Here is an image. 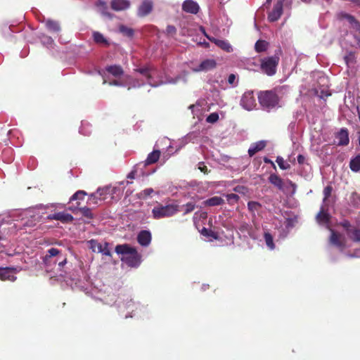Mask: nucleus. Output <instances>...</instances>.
Returning <instances> with one entry per match:
<instances>
[{
	"label": "nucleus",
	"mask_w": 360,
	"mask_h": 360,
	"mask_svg": "<svg viewBox=\"0 0 360 360\" xmlns=\"http://www.w3.org/2000/svg\"><path fill=\"white\" fill-rule=\"evenodd\" d=\"M269 44L264 40H258L255 44L256 52L261 53L265 51L268 48Z\"/></svg>",
	"instance_id": "nucleus-30"
},
{
	"label": "nucleus",
	"mask_w": 360,
	"mask_h": 360,
	"mask_svg": "<svg viewBox=\"0 0 360 360\" xmlns=\"http://www.w3.org/2000/svg\"><path fill=\"white\" fill-rule=\"evenodd\" d=\"M330 216L328 213L324 211L323 207H321V210L316 215V220L319 224H328L330 221Z\"/></svg>",
	"instance_id": "nucleus-25"
},
{
	"label": "nucleus",
	"mask_w": 360,
	"mask_h": 360,
	"mask_svg": "<svg viewBox=\"0 0 360 360\" xmlns=\"http://www.w3.org/2000/svg\"><path fill=\"white\" fill-rule=\"evenodd\" d=\"M96 6L98 8L99 12L103 16H105V17H108V18H112V15L108 11V6H107L105 2L99 1L96 4Z\"/></svg>",
	"instance_id": "nucleus-28"
},
{
	"label": "nucleus",
	"mask_w": 360,
	"mask_h": 360,
	"mask_svg": "<svg viewBox=\"0 0 360 360\" xmlns=\"http://www.w3.org/2000/svg\"><path fill=\"white\" fill-rule=\"evenodd\" d=\"M226 197L228 202L230 204H232L233 202H236L239 200L238 195L235 193L227 194V195H226Z\"/></svg>",
	"instance_id": "nucleus-47"
},
{
	"label": "nucleus",
	"mask_w": 360,
	"mask_h": 360,
	"mask_svg": "<svg viewBox=\"0 0 360 360\" xmlns=\"http://www.w3.org/2000/svg\"><path fill=\"white\" fill-rule=\"evenodd\" d=\"M349 166L353 172H357L360 171V154L351 160Z\"/></svg>",
	"instance_id": "nucleus-29"
},
{
	"label": "nucleus",
	"mask_w": 360,
	"mask_h": 360,
	"mask_svg": "<svg viewBox=\"0 0 360 360\" xmlns=\"http://www.w3.org/2000/svg\"><path fill=\"white\" fill-rule=\"evenodd\" d=\"M276 162L281 169H287L290 167V165L282 157H277Z\"/></svg>",
	"instance_id": "nucleus-39"
},
{
	"label": "nucleus",
	"mask_w": 360,
	"mask_h": 360,
	"mask_svg": "<svg viewBox=\"0 0 360 360\" xmlns=\"http://www.w3.org/2000/svg\"><path fill=\"white\" fill-rule=\"evenodd\" d=\"M56 260H57V264L60 270H61L67 263V257L62 253L61 250H60V256H56Z\"/></svg>",
	"instance_id": "nucleus-38"
},
{
	"label": "nucleus",
	"mask_w": 360,
	"mask_h": 360,
	"mask_svg": "<svg viewBox=\"0 0 360 360\" xmlns=\"http://www.w3.org/2000/svg\"><path fill=\"white\" fill-rule=\"evenodd\" d=\"M90 244H96L97 252L102 253L103 255L111 257L112 254L109 249V243L105 242L103 244L99 243L97 240L91 239L89 241Z\"/></svg>",
	"instance_id": "nucleus-17"
},
{
	"label": "nucleus",
	"mask_w": 360,
	"mask_h": 360,
	"mask_svg": "<svg viewBox=\"0 0 360 360\" xmlns=\"http://www.w3.org/2000/svg\"><path fill=\"white\" fill-rule=\"evenodd\" d=\"M209 40L214 42L217 46L228 53L233 51V47L226 40L218 39L216 38H209Z\"/></svg>",
	"instance_id": "nucleus-21"
},
{
	"label": "nucleus",
	"mask_w": 360,
	"mask_h": 360,
	"mask_svg": "<svg viewBox=\"0 0 360 360\" xmlns=\"http://www.w3.org/2000/svg\"><path fill=\"white\" fill-rule=\"evenodd\" d=\"M153 9V3L150 0H143L139 8L138 15L139 16H146L149 14Z\"/></svg>",
	"instance_id": "nucleus-20"
},
{
	"label": "nucleus",
	"mask_w": 360,
	"mask_h": 360,
	"mask_svg": "<svg viewBox=\"0 0 360 360\" xmlns=\"http://www.w3.org/2000/svg\"><path fill=\"white\" fill-rule=\"evenodd\" d=\"M261 207V205L255 201H250L248 203V208L250 212L257 211Z\"/></svg>",
	"instance_id": "nucleus-43"
},
{
	"label": "nucleus",
	"mask_w": 360,
	"mask_h": 360,
	"mask_svg": "<svg viewBox=\"0 0 360 360\" xmlns=\"http://www.w3.org/2000/svg\"><path fill=\"white\" fill-rule=\"evenodd\" d=\"M90 125L88 123L82 122V126L79 132L84 135H89L90 134Z\"/></svg>",
	"instance_id": "nucleus-44"
},
{
	"label": "nucleus",
	"mask_w": 360,
	"mask_h": 360,
	"mask_svg": "<svg viewBox=\"0 0 360 360\" xmlns=\"http://www.w3.org/2000/svg\"><path fill=\"white\" fill-rule=\"evenodd\" d=\"M201 233L205 236H213V232L211 230H208L206 228H203L202 229Z\"/></svg>",
	"instance_id": "nucleus-54"
},
{
	"label": "nucleus",
	"mask_w": 360,
	"mask_h": 360,
	"mask_svg": "<svg viewBox=\"0 0 360 360\" xmlns=\"http://www.w3.org/2000/svg\"><path fill=\"white\" fill-rule=\"evenodd\" d=\"M111 8L115 11H121L127 9L130 6L129 0H112Z\"/></svg>",
	"instance_id": "nucleus-19"
},
{
	"label": "nucleus",
	"mask_w": 360,
	"mask_h": 360,
	"mask_svg": "<svg viewBox=\"0 0 360 360\" xmlns=\"http://www.w3.org/2000/svg\"><path fill=\"white\" fill-rule=\"evenodd\" d=\"M236 80V77L235 75L233 74H231L229 76V78H228V82L230 84H235V82Z\"/></svg>",
	"instance_id": "nucleus-55"
},
{
	"label": "nucleus",
	"mask_w": 360,
	"mask_h": 360,
	"mask_svg": "<svg viewBox=\"0 0 360 360\" xmlns=\"http://www.w3.org/2000/svg\"><path fill=\"white\" fill-rule=\"evenodd\" d=\"M281 52V50H278L274 56L264 57L260 60V70L262 73L269 77L276 73Z\"/></svg>",
	"instance_id": "nucleus-3"
},
{
	"label": "nucleus",
	"mask_w": 360,
	"mask_h": 360,
	"mask_svg": "<svg viewBox=\"0 0 360 360\" xmlns=\"http://www.w3.org/2000/svg\"><path fill=\"white\" fill-rule=\"evenodd\" d=\"M348 236L354 242H360V229L352 228Z\"/></svg>",
	"instance_id": "nucleus-33"
},
{
	"label": "nucleus",
	"mask_w": 360,
	"mask_h": 360,
	"mask_svg": "<svg viewBox=\"0 0 360 360\" xmlns=\"http://www.w3.org/2000/svg\"><path fill=\"white\" fill-rule=\"evenodd\" d=\"M330 243L337 247L342 248L344 246L343 243L340 240V234L337 233L333 230L331 231V236L330 238Z\"/></svg>",
	"instance_id": "nucleus-27"
},
{
	"label": "nucleus",
	"mask_w": 360,
	"mask_h": 360,
	"mask_svg": "<svg viewBox=\"0 0 360 360\" xmlns=\"http://www.w3.org/2000/svg\"><path fill=\"white\" fill-rule=\"evenodd\" d=\"M233 191L244 195L250 194L249 189L244 186H237L233 188Z\"/></svg>",
	"instance_id": "nucleus-42"
},
{
	"label": "nucleus",
	"mask_w": 360,
	"mask_h": 360,
	"mask_svg": "<svg viewBox=\"0 0 360 360\" xmlns=\"http://www.w3.org/2000/svg\"><path fill=\"white\" fill-rule=\"evenodd\" d=\"M333 188L330 186H326L323 190L324 198L323 200H326L331 195Z\"/></svg>",
	"instance_id": "nucleus-49"
},
{
	"label": "nucleus",
	"mask_w": 360,
	"mask_h": 360,
	"mask_svg": "<svg viewBox=\"0 0 360 360\" xmlns=\"http://www.w3.org/2000/svg\"><path fill=\"white\" fill-rule=\"evenodd\" d=\"M119 32L128 37H132L134 35V30L131 28L127 27L124 25H120L119 27Z\"/></svg>",
	"instance_id": "nucleus-35"
},
{
	"label": "nucleus",
	"mask_w": 360,
	"mask_h": 360,
	"mask_svg": "<svg viewBox=\"0 0 360 360\" xmlns=\"http://www.w3.org/2000/svg\"><path fill=\"white\" fill-rule=\"evenodd\" d=\"M219 120V115L217 112H212L210 114L207 118L206 121L208 123H214Z\"/></svg>",
	"instance_id": "nucleus-45"
},
{
	"label": "nucleus",
	"mask_w": 360,
	"mask_h": 360,
	"mask_svg": "<svg viewBox=\"0 0 360 360\" xmlns=\"http://www.w3.org/2000/svg\"><path fill=\"white\" fill-rule=\"evenodd\" d=\"M195 205L193 202H188L184 205V214H187L195 210Z\"/></svg>",
	"instance_id": "nucleus-46"
},
{
	"label": "nucleus",
	"mask_w": 360,
	"mask_h": 360,
	"mask_svg": "<svg viewBox=\"0 0 360 360\" xmlns=\"http://www.w3.org/2000/svg\"><path fill=\"white\" fill-rule=\"evenodd\" d=\"M340 225L342 226L347 231V235H350V231L352 229L350 222L348 220H344L340 222Z\"/></svg>",
	"instance_id": "nucleus-48"
},
{
	"label": "nucleus",
	"mask_w": 360,
	"mask_h": 360,
	"mask_svg": "<svg viewBox=\"0 0 360 360\" xmlns=\"http://www.w3.org/2000/svg\"><path fill=\"white\" fill-rule=\"evenodd\" d=\"M160 151L158 149H154L151 153H150L146 160L143 162L146 165H151L155 163L160 158Z\"/></svg>",
	"instance_id": "nucleus-23"
},
{
	"label": "nucleus",
	"mask_w": 360,
	"mask_h": 360,
	"mask_svg": "<svg viewBox=\"0 0 360 360\" xmlns=\"http://www.w3.org/2000/svg\"><path fill=\"white\" fill-rule=\"evenodd\" d=\"M205 205L207 206H217V205H221L224 203V200L223 198L219 196H214L212 197L207 200H206L204 202Z\"/></svg>",
	"instance_id": "nucleus-26"
},
{
	"label": "nucleus",
	"mask_w": 360,
	"mask_h": 360,
	"mask_svg": "<svg viewBox=\"0 0 360 360\" xmlns=\"http://www.w3.org/2000/svg\"><path fill=\"white\" fill-rule=\"evenodd\" d=\"M106 82H107L106 79H103V83L105 84V83H106Z\"/></svg>",
	"instance_id": "nucleus-64"
},
{
	"label": "nucleus",
	"mask_w": 360,
	"mask_h": 360,
	"mask_svg": "<svg viewBox=\"0 0 360 360\" xmlns=\"http://www.w3.org/2000/svg\"><path fill=\"white\" fill-rule=\"evenodd\" d=\"M258 100L262 108L266 111L280 107L279 98L273 91H261L258 95Z\"/></svg>",
	"instance_id": "nucleus-4"
},
{
	"label": "nucleus",
	"mask_w": 360,
	"mask_h": 360,
	"mask_svg": "<svg viewBox=\"0 0 360 360\" xmlns=\"http://www.w3.org/2000/svg\"><path fill=\"white\" fill-rule=\"evenodd\" d=\"M358 140H359V144L360 146V132L359 133V138H358Z\"/></svg>",
	"instance_id": "nucleus-63"
},
{
	"label": "nucleus",
	"mask_w": 360,
	"mask_h": 360,
	"mask_svg": "<svg viewBox=\"0 0 360 360\" xmlns=\"http://www.w3.org/2000/svg\"><path fill=\"white\" fill-rule=\"evenodd\" d=\"M167 141H169V140L167 139H163L161 141H159L156 143V144L155 145V148H156V147L158 148V145H159L160 142H167Z\"/></svg>",
	"instance_id": "nucleus-58"
},
{
	"label": "nucleus",
	"mask_w": 360,
	"mask_h": 360,
	"mask_svg": "<svg viewBox=\"0 0 360 360\" xmlns=\"http://www.w3.org/2000/svg\"><path fill=\"white\" fill-rule=\"evenodd\" d=\"M134 76L126 75L123 82L117 80L110 82V85L126 86L129 90L134 88H139L141 86L148 84L153 87H157L164 84H176L179 81H186V72L176 77L174 79H167L166 81H160L156 82L153 80V77L156 75V70L149 66H144L134 70Z\"/></svg>",
	"instance_id": "nucleus-1"
},
{
	"label": "nucleus",
	"mask_w": 360,
	"mask_h": 360,
	"mask_svg": "<svg viewBox=\"0 0 360 360\" xmlns=\"http://www.w3.org/2000/svg\"><path fill=\"white\" fill-rule=\"evenodd\" d=\"M56 256H60V250L51 248L47 250L46 255L42 258L43 263L46 268L53 269L57 264Z\"/></svg>",
	"instance_id": "nucleus-7"
},
{
	"label": "nucleus",
	"mask_w": 360,
	"mask_h": 360,
	"mask_svg": "<svg viewBox=\"0 0 360 360\" xmlns=\"http://www.w3.org/2000/svg\"><path fill=\"white\" fill-rule=\"evenodd\" d=\"M284 0H278L274 4L273 9L268 14V20L271 22L278 20L283 13Z\"/></svg>",
	"instance_id": "nucleus-10"
},
{
	"label": "nucleus",
	"mask_w": 360,
	"mask_h": 360,
	"mask_svg": "<svg viewBox=\"0 0 360 360\" xmlns=\"http://www.w3.org/2000/svg\"><path fill=\"white\" fill-rule=\"evenodd\" d=\"M93 37H94V40L96 42V43H105L106 42V40L104 38L103 35L98 32H93Z\"/></svg>",
	"instance_id": "nucleus-41"
},
{
	"label": "nucleus",
	"mask_w": 360,
	"mask_h": 360,
	"mask_svg": "<svg viewBox=\"0 0 360 360\" xmlns=\"http://www.w3.org/2000/svg\"><path fill=\"white\" fill-rule=\"evenodd\" d=\"M115 252L122 255L121 260L130 267H137L141 262V256L135 248L128 244L117 245L115 247Z\"/></svg>",
	"instance_id": "nucleus-2"
},
{
	"label": "nucleus",
	"mask_w": 360,
	"mask_h": 360,
	"mask_svg": "<svg viewBox=\"0 0 360 360\" xmlns=\"http://www.w3.org/2000/svg\"><path fill=\"white\" fill-rule=\"evenodd\" d=\"M105 70L113 77H118L123 75L124 71L121 66L114 65L105 68Z\"/></svg>",
	"instance_id": "nucleus-24"
},
{
	"label": "nucleus",
	"mask_w": 360,
	"mask_h": 360,
	"mask_svg": "<svg viewBox=\"0 0 360 360\" xmlns=\"http://www.w3.org/2000/svg\"><path fill=\"white\" fill-rule=\"evenodd\" d=\"M184 11L192 14H196L200 9L198 4L193 0H186L182 4Z\"/></svg>",
	"instance_id": "nucleus-15"
},
{
	"label": "nucleus",
	"mask_w": 360,
	"mask_h": 360,
	"mask_svg": "<svg viewBox=\"0 0 360 360\" xmlns=\"http://www.w3.org/2000/svg\"><path fill=\"white\" fill-rule=\"evenodd\" d=\"M41 42L45 45H51L53 42V40L51 37L43 35L41 38Z\"/></svg>",
	"instance_id": "nucleus-50"
},
{
	"label": "nucleus",
	"mask_w": 360,
	"mask_h": 360,
	"mask_svg": "<svg viewBox=\"0 0 360 360\" xmlns=\"http://www.w3.org/2000/svg\"><path fill=\"white\" fill-rule=\"evenodd\" d=\"M147 165L144 162L137 164L127 175L128 179H141L148 176V174L153 173L154 170L146 169Z\"/></svg>",
	"instance_id": "nucleus-6"
},
{
	"label": "nucleus",
	"mask_w": 360,
	"mask_h": 360,
	"mask_svg": "<svg viewBox=\"0 0 360 360\" xmlns=\"http://www.w3.org/2000/svg\"><path fill=\"white\" fill-rule=\"evenodd\" d=\"M239 230L242 232V233H244V232H248L249 233L250 230V226L247 223H243L240 225L239 226Z\"/></svg>",
	"instance_id": "nucleus-51"
},
{
	"label": "nucleus",
	"mask_w": 360,
	"mask_h": 360,
	"mask_svg": "<svg viewBox=\"0 0 360 360\" xmlns=\"http://www.w3.org/2000/svg\"><path fill=\"white\" fill-rule=\"evenodd\" d=\"M198 169L205 174L207 173L208 171L207 167L204 162H199Z\"/></svg>",
	"instance_id": "nucleus-53"
},
{
	"label": "nucleus",
	"mask_w": 360,
	"mask_h": 360,
	"mask_svg": "<svg viewBox=\"0 0 360 360\" xmlns=\"http://www.w3.org/2000/svg\"><path fill=\"white\" fill-rule=\"evenodd\" d=\"M90 245H91L90 248L92 249V250L94 252H95L96 251L95 248H96V244H90Z\"/></svg>",
	"instance_id": "nucleus-59"
},
{
	"label": "nucleus",
	"mask_w": 360,
	"mask_h": 360,
	"mask_svg": "<svg viewBox=\"0 0 360 360\" xmlns=\"http://www.w3.org/2000/svg\"><path fill=\"white\" fill-rule=\"evenodd\" d=\"M79 211L80 212L83 217L87 218L88 219H92L94 217V215L92 213L91 210L87 207H79Z\"/></svg>",
	"instance_id": "nucleus-32"
},
{
	"label": "nucleus",
	"mask_w": 360,
	"mask_h": 360,
	"mask_svg": "<svg viewBox=\"0 0 360 360\" xmlns=\"http://www.w3.org/2000/svg\"><path fill=\"white\" fill-rule=\"evenodd\" d=\"M86 195L87 193L84 191H78L73 195H72L70 200L73 201L76 200H82Z\"/></svg>",
	"instance_id": "nucleus-40"
},
{
	"label": "nucleus",
	"mask_w": 360,
	"mask_h": 360,
	"mask_svg": "<svg viewBox=\"0 0 360 360\" xmlns=\"http://www.w3.org/2000/svg\"><path fill=\"white\" fill-rule=\"evenodd\" d=\"M269 180L272 181V180H278V179L275 176L271 175L269 178Z\"/></svg>",
	"instance_id": "nucleus-60"
},
{
	"label": "nucleus",
	"mask_w": 360,
	"mask_h": 360,
	"mask_svg": "<svg viewBox=\"0 0 360 360\" xmlns=\"http://www.w3.org/2000/svg\"><path fill=\"white\" fill-rule=\"evenodd\" d=\"M46 219L49 220L60 221L63 224L72 222L74 220V217L72 214L65 212H59L54 214H49L46 217Z\"/></svg>",
	"instance_id": "nucleus-11"
},
{
	"label": "nucleus",
	"mask_w": 360,
	"mask_h": 360,
	"mask_svg": "<svg viewBox=\"0 0 360 360\" xmlns=\"http://www.w3.org/2000/svg\"><path fill=\"white\" fill-rule=\"evenodd\" d=\"M264 238L267 247L270 250H274L275 248V244L274 243V238L271 234L269 232H265L264 234Z\"/></svg>",
	"instance_id": "nucleus-31"
},
{
	"label": "nucleus",
	"mask_w": 360,
	"mask_h": 360,
	"mask_svg": "<svg viewBox=\"0 0 360 360\" xmlns=\"http://www.w3.org/2000/svg\"><path fill=\"white\" fill-rule=\"evenodd\" d=\"M196 108L195 105H191L189 106V108L192 110L193 113H194V109Z\"/></svg>",
	"instance_id": "nucleus-61"
},
{
	"label": "nucleus",
	"mask_w": 360,
	"mask_h": 360,
	"mask_svg": "<svg viewBox=\"0 0 360 360\" xmlns=\"http://www.w3.org/2000/svg\"><path fill=\"white\" fill-rule=\"evenodd\" d=\"M56 260H57V264L60 270H61L67 263V257L62 253L61 250H60V256H56Z\"/></svg>",
	"instance_id": "nucleus-37"
},
{
	"label": "nucleus",
	"mask_w": 360,
	"mask_h": 360,
	"mask_svg": "<svg viewBox=\"0 0 360 360\" xmlns=\"http://www.w3.org/2000/svg\"><path fill=\"white\" fill-rule=\"evenodd\" d=\"M167 32L170 34H173L176 32V28L175 27L172 25H169L167 27Z\"/></svg>",
	"instance_id": "nucleus-56"
},
{
	"label": "nucleus",
	"mask_w": 360,
	"mask_h": 360,
	"mask_svg": "<svg viewBox=\"0 0 360 360\" xmlns=\"http://www.w3.org/2000/svg\"><path fill=\"white\" fill-rule=\"evenodd\" d=\"M177 212L178 205H167L165 206L158 205L152 210V214L154 219L172 217Z\"/></svg>",
	"instance_id": "nucleus-5"
},
{
	"label": "nucleus",
	"mask_w": 360,
	"mask_h": 360,
	"mask_svg": "<svg viewBox=\"0 0 360 360\" xmlns=\"http://www.w3.org/2000/svg\"><path fill=\"white\" fill-rule=\"evenodd\" d=\"M339 18L341 20L345 21L350 28L352 29L356 34L358 43H360V24L359 22L352 16L345 13H341L339 14Z\"/></svg>",
	"instance_id": "nucleus-8"
},
{
	"label": "nucleus",
	"mask_w": 360,
	"mask_h": 360,
	"mask_svg": "<svg viewBox=\"0 0 360 360\" xmlns=\"http://www.w3.org/2000/svg\"><path fill=\"white\" fill-rule=\"evenodd\" d=\"M286 195H292L295 191L296 186L292 181H271Z\"/></svg>",
	"instance_id": "nucleus-12"
},
{
	"label": "nucleus",
	"mask_w": 360,
	"mask_h": 360,
	"mask_svg": "<svg viewBox=\"0 0 360 360\" xmlns=\"http://www.w3.org/2000/svg\"><path fill=\"white\" fill-rule=\"evenodd\" d=\"M240 105L247 110H252L256 107V100L252 91H247L243 95Z\"/></svg>",
	"instance_id": "nucleus-9"
},
{
	"label": "nucleus",
	"mask_w": 360,
	"mask_h": 360,
	"mask_svg": "<svg viewBox=\"0 0 360 360\" xmlns=\"http://www.w3.org/2000/svg\"><path fill=\"white\" fill-rule=\"evenodd\" d=\"M305 161V158L302 155H299L297 156V162L299 164H303Z\"/></svg>",
	"instance_id": "nucleus-57"
},
{
	"label": "nucleus",
	"mask_w": 360,
	"mask_h": 360,
	"mask_svg": "<svg viewBox=\"0 0 360 360\" xmlns=\"http://www.w3.org/2000/svg\"><path fill=\"white\" fill-rule=\"evenodd\" d=\"M46 26L49 30L52 32H56L60 31V26L58 23L56 21L48 20L46 22Z\"/></svg>",
	"instance_id": "nucleus-34"
},
{
	"label": "nucleus",
	"mask_w": 360,
	"mask_h": 360,
	"mask_svg": "<svg viewBox=\"0 0 360 360\" xmlns=\"http://www.w3.org/2000/svg\"><path fill=\"white\" fill-rule=\"evenodd\" d=\"M154 193V190L151 188H146L138 193V198L139 199H147L151 194Z\"/></svg>",
	"instance_id": "nucleus-36"
},
{
	"label": "nucleus",
	"mask_w": 360,
	"mask_h": 360,
	"mask_svg": "<svg viewBox=\"0 0 360 360\" xmlns=\"http://www.w3.org/2000/svg\"><path fill=\"white\" fill-rule=\"evenodd\" d=\"M354 60V55L352 53H349L347 56H346L345 57V60L348 65L351 63H353Z\"/></svg>",
	"instance_id": "nucleus-52"
},
{
	"label": "nucleus",
	"mask_w": 360,
	"mask_h": 360,
	"mask_svg": "<svg viewBox=\"0 0 360 360\" xmlns=\"http://www.w3.org/2000/svg\"><path fill=\"white\" fill-rule=\"evenodd\" d=\"M335 139H337L338 146H347L349 142L348 130L345 128H342L336 134Z\"/></svg>",
	"instance_id": "nucleus-16"
},
{
	"label": "nucleus",
	"mask_w": 360,
	"mask_h": 360,
	"mask_svg": "<svg viewBox=\"0 0 360 360\" xmlns=\"http://www.w3.org/2000/svg\"><path fill=\"white\" fill-rule=\"evenodd\" d=\"M151 233L149 231L143 230L137 236V241L142 246H148L151 242Z\"/></svg>",
	"instance_id": "nucleus-18"
},
{
	"label": "nucleus",
	"mask_w": 360,
	"mask_h": 360,
	"mask_svg": "<svg viewBox=\"0 0 360 360\" xmlns=\"http://www.w3.org/2000/svg\"><path fill=\"white\" fill-rule=\"evenodd\" d=\"M91 198H95V195L94 194H91L89 200H91Z\"/></svg>",
	"instance_id": "nucleus-62"
},
{
	"label": "nucleus",
	"mask_w": 360,
	"mask_h": 360,
	"mask_svg": "<svg viewBox=\"0 0 360 360\" xmlns=\"http://www.w3.org/2000/svg\"><path fill=\"white\" fill-rule=\"evenodd\" d=\"M266 145L265 141H259L252 143L248 149V154L250 156H253L257 152L263 150Z\"/></svg>",
	"instance_id": "nucleus-22"
},
{
	"label": "nucleus",
	"mask_w": 360,
	"mask_h": 360,
	"mask_svg": "<svg viewBox=\"0 0 360 360\" xmlns=\"http://www.w3.org/2000/svg\"><path fill=\"white\" fill-rule=\"evenodd\" d=\"M216 67V61L213 59H207L201 62V63L196 68H193V72H207L214 69Z\"/></svg>",
	"instance_id": "nucleus-13"
},
{
	"label": "nucleus",
	"mask_w": 360,
	"mask_h": 360,
	"mask_svg": "<svg viewBox=\"0 0 360 360\" xmlns=\"http://www.w3.org/2000/svg\"><path fill=\"white\" fill-rule=\"evenodd\" d=\"M15 270L12 267H0V281H15L17 278L12 274Z\"/></svg>",
	"instance_id": "nucleus-14"
}]
</instances>
